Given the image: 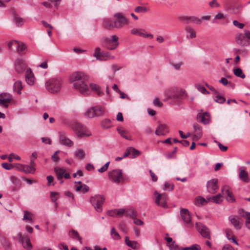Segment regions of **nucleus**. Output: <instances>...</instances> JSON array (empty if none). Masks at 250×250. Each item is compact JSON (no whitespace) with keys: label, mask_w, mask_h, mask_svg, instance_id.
<instances>
[{"label":"nucleus","mask_w":250,"mask_h":250,"mask_svg":"<svg viewBox=\"0 0 250 250\" xmlns=\"http://www.w3.org/2000/svg\"><path fill=\"white\" fill-rule=\"evenodd\" d=\"M73 86L83 94H88L89 93L88 85L86 78L83 79V81L74 83Z\"/></svg>","instance_id":"nucleus-7"},{"label":"nucleus","mask_w":250,"mask_h":250,"mask_svg":"<svg viewBox=\"0 0 250 250\" xmlns=\"http://www.w3.org/2000/svg\"><path fill=\"white\" fill-rule=\"evenodd\" d=\"M15 68L18 73H22L26 68V64L22 60L17 59L15 62Z\"/></svg>","instance_id":"nucleus-19"},{"label":"nucleus","mask_w":250,"mask_h":250,"mask_svg":"<svg viewBox=\"0 0 250 250\" xmlns=\"http://www.w3.org/2000/svg\"><path fill=\"white\" fill-rule=\"evenodd\" d=\"M238 214L242 217L247 219V220H250V212L246 211L244 209H239Z\"/></svg>","instance_id":"nucleus-39"},{"label":"nucleus","mask_w":250,"mask_h":250,"mask_svg":"<svg viewBox=\"0 0 250 250\" xmlns=\"http://www.w3.org/2000/svg\"><path fill=\"white\" fill-rule=\"evenodd\" d=\"M86 78V76L81 72H74L72 74L69 78V81L71 83H75L78 81H83Z\"/></svg>","instance_id":"nucleus-18"},{"label":"nucleus","mask_w":250,"mask_h":250,"mask_svg":"<svg viewBox=\"0 0 250 250\" xmlns=\"http://www.w3.org/2000/svg\"><path fill=\"white\" fill-rule=\"evenodd\" d=\"M229 219L235 229L240 230L241 229L243 222L239 217L231 216L229 217Z\"/></svg>","instance_id":"nucleus-20"},{"label":"nucleus","mask_w":250,"mask_h":250,"mask_svg":"<svg viewBox=\"0 0 250 250\" xmlns=\"http://www.w3.org/2000/svg\"><path fill=\"white\" fill-rule=\"evenodd\" d=\"M105 109L104 107L100 106H95L88 109L85 115L87 117L92 118L102 115Z\"/></svg>","instance_id":"nucleus-6"},{"label":"nucleus","mask_w":250,"mask_h":250,"mask_svg":"<svg viewBox=\"0 0 250 250\" xmlns=\"http://www.w3.org/2000/svg\"><path fill=\"white\" fill-rule=\"evenodd\" d=\"M105 200V198L104 196L101 195H96L94 196H91L90 198V202L95 209L98 212H101L102 211V205Z\"/></svg>","instance_id":"nucleus-4"},{"label":"nucleus","mask_w":250,"mask_h":250,"mask_svg":"<svg viewBox=\"0 0 250 250\" xmlns=\"http://www.w3.org/2000/svg\"><path fill=\"white\" fill-rule=\"evenodd\" d=\"M215 102L220 104L223 103L225 101V99L222 96H217L215 100Z\"/></svg>","instance_id":"nucleus-61"},{"label":"nucleus","mask_w":250,"mask_h":250,"mask_svg":"<svg viewBox=\"0 0 250 250\" xmlns=\"http://www.w3.org/2000/svg\"><path fill=\"white\" fill-rule=\"evenodd\" d=\"M235 41L238 44L242 46H247L248 44L244 34L242 33L238 34L236 35Z\"/></svg>","instance_id":"nucleus-26"},{"label":"nucleus","mask_w":250,"mask_h":250,"mask_svg":"<svg viewBox=\"0 0 250 250\" xmlns=\"http://www.w3.org/2000/svg\"><path fill=\"white\" fill-rule=\"evenodd\" d=\"M207 202L206 201L205 199L201 196L197 197L195 200V204L196 206H198L203 205L205 204Z\"/></svg>","instance_id":"nucleus-43"},{"label":"nucleus","mask_w":250,"mask_h":250,"mask_svg":"<svg viewBox=\"0 0 250 250\" xmlns=\"http://www.w3.org/2000/svg\"><path fill=\"white\" fill-rule=\"evenodd\" d=\"M193 128L195 132L193 135V139L195 140H198L202 137L203 135L202 127L198 124L194 123Z\"/></svg>","instance_id":"nucleus-24"},{"label":"nucleus","mask_w":250,"mask_h":250,"mask_svg":"<svg viewBox=\"0 0 250 250\" xmlns=\"http://www.w3.org/2000/svg\"><path fill=\"white\" fill-rule=\"evenodd\" d=\"M125 243L128 247H130L133 249L137 250L140 248V245L138 242L135 241L130 240L128 236H126L125 237Z\"/></svg>","instance_id":"nucleus-29"},{"label":"nucleus","mask_w":250,"mask_h":250,"mask_svg":"<svg viewBox=\"0 0 250 250\" xmlns=\"http://www.w3.org/2000/svg\"><path fill=\"white\" fill-rule=\"evenodd\" d=\"M75 156L78 159H82L85 156V152L82 149H79L75 152Z\"/></svg>","instance_id":"nucleus-45"},{"label":"nucleus","mask_w":250,"mask_h":250,"mask_svg":"<svg viewBox=\"0 0 250 250\" xmlns=\"http://www.w3.org/2000/svg\"><path fill=\"white\" fill-rule=\"evenodd\" d=\"M101 125L103 128H108L111 126L110 120L108 119H105L102 121Z\"/></svg>","instance_id":"nucleus-48"},{"label":"nucleus","mask_w":250,"mask_h":250,"mask_svg":"<svg viewBox=\"0 0 250 250\" xmlns=\"http://www.w3.org/2000/svg\"><path fill=\"white\" fill-rule=\"evenodd\" d=\"M23 219L26 221L32 220L31 213L27 211H25Z\"/></svg>","instance_id":"nucleus-57"},{"label":"nucleus","mask_w":250,"mask_h":250,"mask_svg":"<svg viewBox=\"0 0 250 250\" xmlns=\"http://www.w3.org/2000/svg\"><path fill=\"white\" fill-rule=\"evenodd\" d=\"M117 131L121 136L126 140H131V136L126 130L123 129L122 127H120L117 128Z\"/></svg>","instance_id":"nucleus-33"},{"label":"nucleus","mask_w":250,"mask_h":250,"mask_svg":"<svg viewBox=\"0 0 250 250\" xmlns=\"http://www.w3.org/2000/svg\"><path fill=\"white\" fill-rule=\"evenodd\" d=\"M114 21H112L109 19H105V20H104V22H103L104 26L105 28L108 29H112L114 28H115V27H114Z\"/></svg>","instance_id":"nucleus-36"},{"label":"nucleus","mask_w":250,"mask_h":250,"mask_svg":"<svg viewBox=\"0 0 250 250\" xmlns=\"http://www.w3.org/2000/svg\"><path fill=\"white\" fill-rule=\"evenodd\" d=\"M217 180L213 179L207 182V187L208 192L211 194L216 193L218 189Z\"/></svg>","instance_id":"nucleus-16"},{"label":"nucleus","mask_w":250,"mask_h":250,"mask_svg":"<svg viewBox=\"0 0 250 250\" xmlns=\"http://www.w3.org/2000/svg\"><path fill=\"white\" fill-rule=\"evenodd\" d=\"M131 34L144 38H149L150 39L153 38L152 34L147 33L144 29L142 28H133L131 30Z\"/></svg>","instance_id":"nucleus-17"},{"label":"nucleus","mask_w":250,"mask_h":250,"mask_svg":"<svg viewBox=\"0 0 250 250\" xmlns=\"http://www.w3.org/2000/svg\"><path fill=\"white\" fill-rule=\"evenodd\" d=\"M108 177L110 180L115 183H120L123 179L121 169H114L108 172Z\"/></svg>","instance_id":"nucleus-8"},{"label":"nucleus","mask_w":250,"mask_h":250,"mask_svg":"<svg viewBox=\"0 0 250 250\" xmlns=\"http://www.w3.org/2000/svg\"><path fill=\"white\" fill-rule=\"evenodd\" d=\"M233 24L236 27H237L239 29H242L244 27L245 25L244 23H240L238 21L234 20L233 21Z\"/></svg>","instance_id":"nucleus-59"},{"label":"nucleus","mask_w":250,"mask_h":250,"mask_svg":"<svg viewBox=\"0 0 250 250\" xmlns=\"http://www.w3.org/2000/svg\"><path fill=\"white\" fill-rule=\"evenodd\" d=\"M25 80L27 83L30 85L34 83L35 77L30 68H28L26 71Z\"/></svg>","instance_id":"nucleus-25"},{"label":"nucleus","mask_w":250,"mask_h":250,"mask_svg":"<svg viewBox=\"0 0 250 250\" xmlns=\"http://www.w3.org/2000/svg\"><path fill=\"white\" fill-rule=\"evenodd\" d=\"M186 31L189 34V37L190 38H195L196 37V34L195 30L190 26H186L185 28Z\"/></svg>","instance_id":"nucleus-40"},{"label":"nucleus","mask_w":250,"mask_h":250,"mask_svg":"<svg viewBox=\"0 0 250 250\" xmlns=\"http://www.w3.org/2000/svg\"><path fill=\"white\" fill-rule=\"evenodd\" d=\"M70 127L76 133L78 137L82 138L91 135L86 126L80 123L74 122L71 124Z\"/></svg>","instance_id":"nucleus-1"},{"label":"nucleus","mask_w":250,"mask_h":250,"mask_svg":"<svg viewBox=\"0 0 250 250\" xmlns=\"http://www.w3.org/2000/svg\"><path fill=\"white\" fill-rule=\"evenodd\" d=\"M101 49L99 47H97L95 49V52L93 54V56L96 58L97 60L100 59V57L101 55Z\"/></svg>","instance_id":"nucleus-52"},{"label":"nucleus","mask_w":250,"mask_h":250,"mask_svg":"<svg viewBox=\"0 0 250 250\" xmlns=\"http://www.w3.org/2000/svg\"><path fill=\"white\" fill-rule=\"evenodd\" d=\"M207 199L208 201H212L216 204H220L223 201V197L220 193H219L216 196L207 198Z\"/></svg>","instance_id":"nucleus-32"},{"label":"nucleus","mask_w":250,"mask_h":250,"mask_svg":"<svg viewBox=\"0 0 250 250\" xmlns=\"http://www.w3.org/2000/svg\"><path fill=\"white\" fill-rule=\"evenodd\" d=\"M154 195L155 196L154 201L157 206L163 208H167L168 197L167 194L165 193L160 194L155 191L154 192Z\"/></svg>","instance_id":"nucleus-5"},{"label":"nucleus","mask_w":250,"mask_h":250,"mask_svg":"<svg viewBox=\"0 0 250 250\" xmlns=\"http://www.w3.org/2000/svg\"><path fill=\"white\" fill-rule=\"evenodd\" d=\"M186 97V92L181 89H176L174 90L173 94L168 96L169 99L181 100Z\"/></svg>","instance_id":"nucleus-15"},{"label":"nucleus","mask_w":250,"mask_h":250,"mask_svg":"<svg viewBox=\"0 0 250 250\" xmlns=\"http://www.w3.org/2000/svg\"><path fill=\"white\" fill-rule=\"evenodd\" d=\"M226 234L227 238L232 243L235 244L236 245H238L239 244L235 238L234 235L233 233V231L231 229H226Z\"/></svg>","instance_id":"nucleus-30"},{"label":"nucleus","mask_w":250,"mask_h":250,"mask_svg":"<svg viewBox=\"0 0 250 250\" xmlns=\"http://www.w3.org/2000/svg\"><path fill=\"white\" fill-rule=\"evenodd\" d=\"M69 235L73 239H76L80 241L82 243V238L79 236L78 232L74 230L69 231Z\"/></svg>","instance_id":"nucleus-41"},{"label":"nucleus","mask_w":250,"mask_h":250,"mask_svg":"<svg viewBox=\"0 0 250 250\" xmlns=\"http://www.w3.org/2000/svg\"><path fill=\"white\" fill-rule=\"evenodd\" d=\"M215 142L217 144L219 149L222 151L225 152L228 149V147L223 145L221 143L218 141H215Z\"/></svg>","instance_id":"nucleus-54"},{"label":"nucleus","mask_w":250,"mask_h":250,"mask_svg":"<svg viewBox=\"0 0 250 250\" xmlns=\"http://www.w3.org/2000/svg\"><path fill=\"white\" fill-rule=\"evenodd\" d=\"M179 20L181 21H184L187 24L195 23L197 24H200L202 23L201 19L195 16H182L179 17Z\"/></svg>","instance_id":"nucleus-14"},{"label":"nucleus","mask_w":250,"mask_h":250,"mask_svg":"<svg viewBox=\"0 0 250 250\" xmlns=\"http://www.w3.org/2000/svg\"><path fill=\"white\" fill-rule=\"evenodd\" d=\"M19 235L21 238V241L23 247L27 250H31L32 249V245L30 242V238L27 236H23L21 237V234L19 233Z\"/></svg>","instance_id":"nucleus-23"},{"label":"nucleus","mask_w":250,"mask_h":250,"mask_svg":"<svg viewBox=\"0 0 250 250\" xmlns=\"http://www.w3.org/2000/svg\"><path fill=\"white\" fill-rule=\"evenodd\" d=\"M239 178L242 181L245 183H249L250 182L248 173L244 169L240 170Z\"/></svg>","instance_id":"nucleus-31"},{"label":"nucleus","mask_w":250,"mask_h":250,"mask_svg":"<svg viewBox=\"0 0 250 250\" xmlns=\"http://www.w3.org/2000/svg\"><path fill=\"white\" fill-rule=\"evenodd\" d=\"M115 20L114 21V27L116 28L120 29L124 26L128 25L129 21L126 18L124 15L120 12L115 13L114 15Z\"/></svg>","instance_id":"nucleus-3"},{"label":"nucleus","mask_w":250,"mask_h":250,"mask_svg":"<svg viewBox=\"0 0 250 250\" xmlns=\"http://www.w3.org/2000/svg\"><path fill=\"white\" fill-rule=\"evenodd\" d=\"M22 89V86L21 81H17L13 85V90L16 92L18 94H21V90Z\"/></svg>","instance_id":"nucleus-34"},{"label":"nucleus","mask_w":250,"mask_h":250,"mask_svg":"<svg viewBox=\"0 0 250 250\" xmlns=\"http://www.w3.org/2000/svg\"><path fill=\"white\" fill-rule=\"evenodd\" d=\"M110 57V55L108 52H102L101 56L99 60L105 61Z\"/></svg>","instance_id":"nucleus-47"},{"label":"nucleus","mask_w":250,"mask_h":250,"mask_svg":"<svg viewBox=\"0 0 250 250\" xmlns=\"http://www.w3.org/2000/svg\"><path fill=\"white\" fill-rule=\"evenodd\" d=\"M12 97L8 93L0 94V105L5 108L8 107L9 104L12 101Z\"/></svg>","instance_id":"nucleus-11"},{"label":"nucleus","mask_w":250,"mask_h":250,"mask_svg":"<svg viewBox=\"0 0 250 250\" xmlns=\"http://www.w3.org/2000/svg\"><path fill=\"white\" fill-rule=\"evenodd\" d=\"M15 46L16 47L17 51L19 53L22 52L26 48V46L24 44H23V43H20L18 41H15Z\"/></svg>","instance_id":"nucleus-38"},{"label":"nucleus","mask_w":250,"mask_h":250,"mask_svg":"<svg viewBox=\"0 0 250 250\" xmlns=\"http://www.w3.org/2000/svg\"><path fill=\"white\" fill-rule=\"evenodd\" d=\"M118 39V37L115 35H112L110 38H106V47L109 50L115 49L119 45Z\"/></svg>","instance_id":"nucleus-9"},{"label":"nucleus","mask_w":250,"mask_h":250,"mask_svg":"<svg viewBox=\"0 0 250 250\" xmlns=\"http://www.w3.org/2000/svg\"><path fill=\"white\" fill-rule=\"evenodd\" d=\"M234 74L237 77L244 79L246 77L245 75L243 73L242 70L240 68H237L233 70Z\"/></svg>","instance_id":"nucleus-37"},{"label":"nucleus","mask_w":250,"mask_h":250,"mask_svg":"<svg viewBox=\"0 0 250 250\" xmlns=\"http://www.w3.org/2000/svg\"><path fill=\"white\" fill-rule=\"evenodd\" d=\"M174 187L173 185H171L167 182H166L164 185V190L167 191H171L173 190Z\"/></svg>","instance_id":"nucleus-51"},{"label":"nucleus","mask_w":250,"mask_h":250,"mask_svg":"<svg viewBox=\"0 0 250 250\" xmlns=\"http://www.w3.org/2000/svg\"><path fill=\"white\" fill-rule=\"evenodd\" d=\"M62 80L59 78H53L46 82L45 86L47 90L50 93H55L59 92L62 87Z\"/></svg>","instance_id":"nucleus-2"},{"label":"nucleus","mask_w":250,"mask_h":250,"mask_svg":"<svg viewBox=\"0 0 250 250\" xmlns=\"http://www.w3.org/2000/svg\"><path fill=\"white\" fill-rule=\"evenodd\" d=\"M14 21L17 26H21L23 23V19L18 17H15Z\"/></svg>","instance_id":"nucleus-50"},{"label":"nucleus","mask_w":250,"mask_h":250,"mask_svg":"<svg viewBox=\"0 0 250 250\" xmlns=\"http://www.w3.org/2000/svg\"><path fill=\"white\" fill-rule=\"evenodd\" d=\"M135 11L136 13H145L147 11V9L146 7L144 6H137L135 8Z\"/></svg>","instance_id":"nucleus-49"},{"label":"nucleus","mask_w":250,"mask_h":250,"mask_svg":"<svg viewBox=\"0 0 250 250\" xmlns=\"http://www.w3.org/2000/svg\"><path fill=\"white\" fill-rule=\"evenodd\" d=\"M35 170V167L29 165H24L23 171L26 173H34Z\"/></svg>","instance_id":"nucleus-42"},{"label":"nucleus","mask_w":250,"mask_h":250,"mask_svg":"<svg viewBox=\"0 0 250 250\" xmlns=\"http://www.w3.org/2000/svg\"><path fill=\"white\" fill-rule=\"evenodd\" d=\"M90 87L92 90L96 92L98 96H101L102 92L100 90L99 86L98 85L95 83H91L90 84Z\"/></svg>","instance_id":"nucleus-46"},{"label":"nucleus","mask_w":250,"mask_h":250,"mask_svg":"<svg viewBox=\"0 0 250 250\" xmlns=\"http://www.w3.org/2000/svg\"><path fill=\"white\" fill-rule=\"evenodd\" d=\"M131 150H133L134 151H135L134 149H133V147H128L125 153H124V154L123 155V157L124 158H125V157H126L129 155H131Z\"/></svg>","instance_id":"nucleus-60"},{"label":"nucleus","mask_w":250,"mask_h":250,"mask_svg":"<svg viewBox=\"0 0 250 250\" xmlns=\"http://www.w3.org/2000/svg\"><path fill=\"white\" fill-rule=\"evenodd\" d=\"M170 250H178V247L175 244V241H173L171 244L168 245Z\"/></svg>","instance_id":"nucleus-62"},{"label":"nucleus","mask_w":250,"mask_h":250,"mask_svg":"<svg viewBox=\"0 0 250 250\" xmlns=\"http://www.w3.org/2000/svg\"><path fill=\"white\" fill-rule=\"evenodd\" d=\"M125 212V209L123 208H120L119 209H114L113 210H110L108 212V214L110 216H113L117 215L118 216H122Z\"/></svg>","instance_id":"nucleus-35"},{"label":"nucleus","mask_w":250,"mask_h":250,"mask_svg":"<svg viewBox=\"0 0 250 250\" xmlns=\"http://www.w3.org/2000/svg\"><path fill=\"white\" fill-rule=\"evenodd\" d=\"M209 114L207 112L204 113L199 112L197 115L198 121L204 125L208 124L209 123Z\"/></svg>","instance_id":"nucleus-21"},{"label":"nucleus","mask_w":250,"mask_h":250,"mask_svg":"<svg viewBox=\"0 0 250 250\" xmlns=\"http://www.w3.org/2000/svg\"><path fill=\"white\" fill-rule=\"evenodd\" d=\"M59 135L60 142L61 144L68 147H71L73 146V142L67 138L66 133L65 132H59Z\"/></svg>","instance_id":"nucleus-13"},{"label":"nucleus","mask_w":250,"mask_h":250,"mask_svg":"<svg viewBox=\"0 0 250 250\" xmlns=\"http://www.w3.org/2000/svg\"><path fill=\"white\" fill-rule=\"evenodd\" d=\"M153 104L154 105L158 107H161L163 105V103L161 102L158 98L155 99L153 100Z\"/></svg>","instance_id":"nucleus-63"},{"label":"nucleus","mask_w":250,"mask_h":250,"mask_svg":"<svg viewBox=\"0 0 250 250\" xmlns=\"http://www.w3.org/2000/svg\"><path fill=\"white\" fill-rule=\"evenodd\" d=\"M222 191L225 192L227 196L226 200L229 203H234L235 202V199L233 196V193L229 190V187L228 186H224L222 188Z\"/></svg>","instance_id":"nucleus-22"},{"label":"nucleus","mask_w":250,"mask_h":250,"mask_svg":"<svg viewBox=\"0 0 250 250\" xmlns=\"http://www.w3.org/2000/svg\"><path fill=\"white\" fill-rule=\"evenodd\" d=\"M54 171L56 174L57 179L60 181V183L62 184L63 182L62 180V178L64 172H65L66 170L64 168H61L60 167H56L54 168Z\"/></svg>","instance_id":"nucleus-27"},{"label":"nucleus","mask_w":250,"mask_h":250,"mask_svg":"<svg viewBox=\"0 0 250 250\" xmlns=\"http://www.w3.org/2000/svg\"><path fill=\"white\" fill-rule=\"evenodd\" d=\"M168 132L167 127L165 125H160L155 130V134L157 135H165Z\"/></svg>","instance_id":"nucleus-28"},{"label":"nucleus","mask_w":250,"mask_h":250,"mask_svg":"<svg viewBox=\"0 0 250 250\" xmlns=\"http://www.w3.org/2000/svg\"><path fill=\"white\" fill-rule=\"evenodd\" d=\"M197 89L198 91L204 94H208L209 92L207 90V89L203 86L201 85H198L197 86Z\"/></svg>","instance_id":"nucleus-56"},{"label":"nucleus","mask_w":250,"mask_h":250,"mask_svg":"<svg viewBox=\"0 0 250 250\" xmlns=\"http://www.w3.org/2000/svg\"><path fill=\"white\" fill-rule=\"evenodd\" d=\"M110 234L113 239L114 240H119L121 238V236L119 233L116 231L114 228H112L110 231Z\"/></svg>","instance_id":"nucleus-44"},{"label":"nucleus","mask_w":250,"mask_h":250,"mask_svg":"<svg viewBox=\"0 0 250 250\" xmlns=\"http://www.w3.org/2000/svg\"><path fill=\"white\" fill-rule=\"evenodd\" d=\"M1 166L3 168L6 170H10L14 167V166L12 164L7 163H2Z\"/></svg>","instance_id":"nucleus-58"},{"label":"nucleus","mask_w":250,"mask_h":250,"mask_svg":"<svg viewBox=\"0 0 250 250\" xmlns=\"http://www.w3.org/2000/svg\"><path fill=\"white\" fill-rule=\"evenodd\" d=\"M189 248L190 250H201V247L197 244H194Z\"/></svg>","instance_id":"nucleus-64"},{"label":"nucleus","mask_w":250,"mask_h":250,"mask_svg":"<svg viewBox=\"0 0 250 250\" xmlns=\"http://www.w3.org/2000/svg\"><path fill=\"white\" fill-rule=\"evenodd\" d=\"M13 159H15L18 160H21V158L20 157V156L13 153H11L10 154L8 157V160L9 162H12Z\"/></svg>","instance_id":"nucleus-55"},{"label":"nucleus","mask_w":250,"mask_h":250,"mask_svg":"<svg viewBox=\"0 0 250 250\" xmlns=\"http://www.w3.org/2000/svg\"><path fill=\"white\" fill-rule=\"evenodd\" d=\"M133 149L135 151H134L133 150H131V157L132 158H135L139 156L141 154L139 150L135 149L134 148H133Z\"/></svg>","instance_id":"nucleus-53"},{"label":"nucleus","mask_w":250,"mask_h":250,"mask_svg":"<svg viewBox=\"0 0 250 250\" xmlns=\"http://www.w3.org/2000/svg\"><path fill=\"white\" fill-rule=\"evenodd\" d=\"M196 228L198 232L205 238L210 239V233L208 228L200 222L196 223Z\"/></svg>","instance_id":"nucleus-12"},{"label":"nucleus","mask_w":250,"mask_h":250,"mask_svg":"<svg viewBox=\"0 0 250 250\" xmlns=\"http://www.w3.org/2000/svg\"><path fill=\"white\" fill-rule=\"evenodd\" d=\"M180 215L186 226L192 227L191 217L189 211L186 208H182L180 210Z\"/></svg>","instance_id":"nucleus-10"}]
</instances>
